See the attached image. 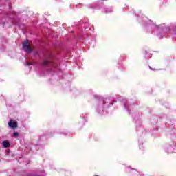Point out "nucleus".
Listing matches in <instances>:
<instances>
[{
	"instance_id": "f257e3e1",
	"label": "nucleus",
	"mask_w": 176,
	"mask_h": 176,
	"mask_svg": "<svg viewBox=\"0 0 176 176\" xmlns=\"http://www.w3.org/2000/svg\"><path fill=\"white\" fill-rule=\"evenodd\" d=\"M22 49L26 52V53H32V48L30 47V41L26 40L22 43Z\"/></svg>"
},
{
	"instance_id": "f03ea898",
	"label": "nucleus",
	"mask_w": 176,
	"mask_h": 176,
	"mask_svg": "<svg viewBox=\"0 0 176 176\" xmlns=\"http://www.w3.org/2000/svg\"><path fill=\"white\" fill-rule=\"evenodd\" d=\"M8 126L10 127V129H17V127H19L17 121L13 122V120L12 119L8 122Z\"/></svg>"
},
{
	"instance_id": "7ed1b4c3",
	"label": "nucleus",
	"mask_w": 176,
	"mask_h": 176,
	"mask_svg": "<svg viewBox=\"0 0 176 176\" xmlns=\"http://www.w3.org/2000/svg\"><path fill=\"white\" fill-rule=\"evenodd\" d=\"M2 144L4 148H9L10 146V143L8 140L3 141Z\"/></svg>"
},
{
	"instance_id": "20e7f679",
	"label": "nucleus",
	"mask_w": 176,
	"mask_h": 176,
	"mask_svg": "<svg viewBox=\"0 0 176 176\" xmlns=\"http://www.w3.org/2000/svg\"><path fill=\"white\" fill-rule=\"evenodd\" d=\"M48 64H50V65H54V63L50 62L47 60H44V62L41 63V65H47Z\"/></svg>"
},
{
	"instance_id": "39448f33",
	"label": "nucleus",
	"mask_w": 176,
	"mask_h": 176,
	"mask_svg": "<svg viewBox=\"0 0 176 176\" xmlns=\"http://www.w3.org/2000/svg\"><path fill=\"white\" fill-rule=\"evenodd\" d=\"M13 136H14V137H17V136H19V133H18V132H14V133H13Z\"/></svg>"
},
{
	"instance_id": "423d86ee",
	"label": "nucleus",
	"mask_w": 176,
	"mask_h": 176,
	"mask_svg": "<svg viewBox=\"0 0 176 176\" xmlns=\"http://www.w3.org/2000/svg\"><path fill=\"white\" fill-rule=\"evenodd\" d=\"M94 176H98V175H95Z\"/></svg>"
}]
</instances>
